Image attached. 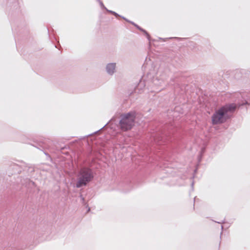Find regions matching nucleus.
Segmentation results:
<instances>
[{
    "instance_id": "f257e3e1",
    "label": "nucleus",
    "mask_w": 250,
    "mask_h": 250,
    "mask_svg": "<svg viewBox=\"0 0 250 250\" xmlns=\"http://www.w3.org/2000/svg\"><path fill=\"white\" fill-rule=\"evenodd\" d=\"M236 105L234 104H226L222 107L213 115L212 121L213 124H218L223 123L225 121V115L228 112L234 110Z\"/></svg>"
},
{
    "instance_id": "f03ea898",
    "label": "nucleus",
    "mask_w": 250,
    "mask_h": 250,
    "mask_svg": "<svg viewBox=\"0 0 250 250\" xmlns=\"http://www.w3.org/2000/svg\"><path fill=\"white\" fill-rule=\"evenodd\" d=\"M135 118L136 114L133 112L122 115L120 122L121 129L125 131L131 129L134 125Z\"/></svg>"
},
{
    "instance_id": "7ed1b4c3",
    "label": "nucleus",
    "mask_w": 250,
    "mask_h": 250,
    "mask_svg": "<svg viewBox=\"0 0 250 250\" xmlns=\"http://www.w3.org/2000/svg\"><path fill=\"white\" fill-rule=\"evenodd\" d=\"M92 178V172L89 169L85 168L82 169L78 175L76 187L80 188L86 185L88 182L91 180Z\"/></svg>"
},
{
    "instance_id": "20e7f679",
    "label": "nucleus",
    "mask_w": 250,
    "mask_h": 250,
    "mask_svg": "<svg viewBox=\"0 0 250 250\" xmlns=\"http://www.w3.org/2000/svg\"><path fill=\"white\" fill-rule=\"evenodd\" d=\"M115 68V63H110L107 65L106 67V69L109 74H112L114 72V70Z\"/></svg>"
}]
</instances>
